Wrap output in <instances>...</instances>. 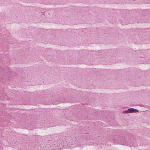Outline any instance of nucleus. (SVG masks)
I'll use <instances>...</instances> for the list:
<instances>
[{
    "instance_id": "f257e3e1",
    "label": "nucleus",
    "mask_w": 150,
    "mask_h": 150,
    "mask_svg": "<svg viewBox=\"0 0 150 150\" xmlns=\"http://www.w3.org/2000/svg\"><path fill=\"white\" fill-rule=\"evenodd\" d=\"M139 112V110L137 109L130 108L126 110H125L123 111V113H128L132 112Z\"/></svg>"
}]
</instances>
